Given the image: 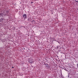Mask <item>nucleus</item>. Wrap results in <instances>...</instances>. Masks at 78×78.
<instances>
[{
  "instance_id": "nucleus-1",
  "label": "nucleus",
  "mask_w": 78,
  "mask_h": 78,
  "mask_svg": "<svg viewBox=\"0 0 78 78\" xmlns=\"http://www.w3.org/2000/svg\"><path fill=\"white\" fill-rule=\"evenodd\" d=\"M45 67L47 69H50V68L49 65L47 64H45Z\"/></svg>"
},
{
  "instance_id": "nucleus-2",
  "label": "nucleus",
  "mask_w": 78,
  "mask_h": 78,
  "mask_svg": "<svg viewBox=\"0 0 78 78\" xmlns=\"http://www.w3.org/2000/svg\"><path fill=\"white\" fill-rule=\"evenodd\" d=\"M27 14H24L23 15V17L24 19H26V18H27Z\"/></svg>"
},
{
  "instance_id": "nucleus-3",
  "label": "nucleus",
  "mask_w": 78,
  "mask_h": 78,
  "mask_svg": "<svg viewBox=\"0 0 78 78\" xmlns=\"http://www.w3.org/2000/svg\"><path fill=\"white\" fill-rule=\"evenodd\" d=\"M27 20H28V21H29V22H30V21H31V20H32V19H31V18H30L28 19Z\"/></svg>"
},
{
  "instance_id": "nucleus-4",
  "label": "nucleus",
  "mask_w": 78,
  "mask_h": 78,
  "mask_svg": "<svg viewBox=\"0 0 78 78\" xmlns=\"http://www.w3.org/2000/svg\"><path fill=\"white\" fill-rule=\"evenodd\" d=\"M0 20L1 21V22H3V18H1Z\"/></svg>"
},
{
  "instance_id": "nucleus-5",
  "label": "nucleus",
  "mask_w": 78,
  "mask_h": 78,
  "mask_svg": "<svg viewBox=\"0 0 78 78\" xmlns=\"http://www.w3.org/2000/svg\"><path fill=\"white\" fill-rule=\"evenodd\" d=\"M59 47L57 46V48H59Z\"/></svg>"
},
{
  "instance_id": "nucleus-6",
  "label": "nucleus",
  "mask_w": 78,
  "mask_h": 78,
  "mask_svg": "<svg viewBox=\"0 0 78 78\" xmlns=\"http://www.w3.org/2000/svg\"><path fill=\"white\" fill-rule=\"evenodd\" d=\"M64 69V70H66V68H65Z\"/></svg>"
},
{
  "instance_id": "nucleus-7",
  "label": "nucleus",
  "mask_w": 78,
  "mask_h": 78,
  "mask_svg": "<svg viewBox=\"0 0 78 78\" xmlns=\"http://www.w3.org/2000/svg\"><path fill=\"white\" fill-rule=\"evenodd\" d=\"M6 12H8V11H6Z\"/></svg>"
},
{
  "instance_id": "nucleus-8",
  "label": "nucleus",
  "mask_w": 78,
  "mask_h": 78,
  "mask_svg": "<svg viewBox=\"0 0 78 78\" xmlns=\"http://www.w3.org/2000/svg\"><path fill=\"white\" fill-rule=\"evenodd\" d=\"M13 68H14V67L12 66V69H13Z\"/></svg>"
},
{
  "instance_id": "nucleus-9",
  "label": "nucleus",
  "mask_w": 78,
  "mask_h": 78,
  "mask_svg": "<svg viewBox=\"0 0 78 78\" xmlns=\"http://www.w3.org/2000/svg\"><path fill=\"white\" fill-rule=\"evenodd\" d=\"M76 2H78V1H76Z\"/></svg>"
},
{
  "instance_id": "nucleus-10",
  "label": "nucleus",
  "mask_w": 78,
  "mask_h": 78,
  "mask_svg": "<svg viewBox=\"0 0 78 78\" xmlns=\"http://www.w3.org/2000/svg\"><path fill=\"white\" fill-rule=\"evenodd\" d=\"M31 3H33V2H31Z\"/></svg>"
},
{
  "instance_id": "nucleus-11",
  "label": "nucleus",
  "mask_w": 78,
  "mask_h": 78,
  "mask_svg": "<svg viewBox=\"0 0 78 78\" xmlns=\"http://www.w3.org/2000/svg\"><path fill=\"white\" fill-rule=\"evenodd\" d=\"M25 49V48H24V49Z\"/></svg>"
}]
</instances>
